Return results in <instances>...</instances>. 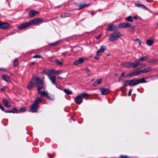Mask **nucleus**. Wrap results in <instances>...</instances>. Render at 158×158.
<instances>
[{
  "instance_id": "obj_1",
  "label": "nucleus",
  "mask_w": 158,
  "mask_h": 158,
  "mask_svg": "<svg viewBox=\"0 0 158 158\" xmlns=\"http://www.w3.org/2000/svg\"><path fill=\"white\" fill-rule=\"evenodd\" d=\"M31 81L35 85H37L38 93L42 90H44V88L43 80L40 78L33 77L32 78Z\"/></svg>"
},
{
  "instance_id": "obj_2",
  "label": "nucleus",
  "mask_w": 158,
  "mask_h": 158,
  "mask_svg": "<svg viewBox=\"0 0 158 158\" xmlns=\"http://www.w3.org/2000/svg\"><path fill=\"white\" fill-rule=\"evenodd\" d=\"M41 99L39 97H36L35 102L32 104V106L30 108V110L32 112H35L37 111V108H39L40 106L39 104L41 102Z\"/></svg>"
},
{
  "instance_id": "obj_3",
  "label": "nucleus",
  "mask_w": 158,
  "mask_h": 158,
  "mask_svg": "<svg viewBox=\"0 0 158 158\" xmlns=\"http://www.w3.org/2000/svg\"><path fill=\"white\" fill-rule=\"evenodd\" d=\"M118 27L120 29L125 28H129L131 29L130 31H133L135 30V25H132L128 23H121L118 25Z\"/></svg>"
},
{
  "instance_id": "obj_4",
  "label": "nucleus",
  "mask_w": 158,
  "mask_h": 158,
  "mask_svg": "<svg viewBox=\"0 0 158 158\" xmlns=\"http://www.w3.org/2000/svg\"><path fill=\"white\" fill-rule=\"evenodd\" d=\"M121 34L119 32H113L109 36V40L110 42H114L117 40L121 37Z\"/></svg>"
},
{
  "instance_id": "obj_5",
  "label": "nucleus",
  "mask_w": 158,
  "mask_h": 158,
  "mask_svg": "<svg viewBox=\"0 0 158 158\" xmlns=\"http://www.w3.org/2000/svg\"><path fill=\"white\" fill-rule=\"evenodd\" d=\"M42 90L39 94L41 96L47 98L50 100H54L55 99L54 96H48V93L47 91H44Z\"/></svg>"
},
{
  "instance_id": "obj_6",
  "label": "nucleus",
  "mask_w": 158,
  "mask_h": 158,
  "mask_svg": "<svg viewBox=\"0 0 158 158\" xmlns=\"http://www.w3.org/2000/svg\"><path fill=\"white\" fill-rule=\"evenodd\" d=\"M137 85L136 79L127 80L125 82L124 86V87L128 85L134 86Z\"/></svg>"
},
{
  "instance_id": "obj_7",
  "label": "nucleus",
  "mask_w": 158,
  "mask_h": 158,
  "mask_svg": "<svg viewBox=\"0 0 158 158\" xmlns=\"http://www.w3.org/2000/svg\"><path fill=\"white\" fill-rule=\"evenodd\" d=\"M43 21L44 20L43 19L38 18L31 19L29 21V22L30 23V25H31V24L34 25H35L43 22Z\"/></svg>"
},
{
  "instance_id": "obj_8",
  "label": "nucleus",
  "mask_w": 158,
  "mask_h": 158,
  "mask_svg": "<svg viewBox=\"0 0 158 158\" xmlns=\"http://www.w3.org/2000/svg\"><path fill=\"white\" fill-rule=\"evenodd\" d=\"M141 66V68H143L145 67V64H142L139 63V62H136V60L135 61L134 63L131 62V68H135L138 67L139 66Z\"/></svg>"
},
{
  "instance_id": "obj_9",
  "label": "nucleus",
  "mask_w": 158,
  "mask_h": 158,
  "mask_svg": "<svg viewBox=\"0 0 158 158\" xmlns=\"http://www.w3.org/2000/svg\"><path fill=\"white\" fill-rule=\"evenodd\" d=\"M117 26L115 25L111 24L108 25L106 27V30L114 31L116 30Z\"/></svg>"
},
{
  "instance_id": "obj_10",
  "label": "nucleus",
  "mask_w": 158,
  "mask_h": 158,
  "mask_svg": "<svg viewBox=\"0 0 158 158\" xmlns=\"http://www.w3.org/2000/svg\"><path fill=\"white\" fill-rule=\"evenodd\" d=\"M106 49V47L104 45L102 46L96 52L97 56L101 55Z\"/></svg>"
},
{
  "instance_id": "obj_11",
  "label": "nucleus",
  "mask_w": 158,
  "mask_h": 158,
  "mask_svg": "<svg viewBox=\"0 0 158 158\" xmlns=\"http://www.w3.org/2000/svg\"><path fill=\"white\" fill-rule=\"evenodd\" d=\"M43 72L46 74L48 77L53 76L52 75L54 74V69H52L48 70H44Z\"/></svg>"
},
{
  "instance_id": "obj_12",
  "label": "nucleus",
  "mask_w": 158,
  "mask_h": 158,
  "mask_svg": "<svg viewBox=\"0 0 158 158\" xmlns=\"http://www.w3.org/2000/svg\"><path fill=\"white\" fill-rule=\"evenodd\" d=\"M75 102L78 104H80L82 102V98L79 94L74 99Z\"/></svg>"
},
{
  "instance_id": "obj_13",
  "label": "nucleus",
  "mask_w": 158,
  "mask_h": 158,
  "mask_svg": "<svg viewBox=\"0 0 158 158\" xmlns=\"http://www.w3.org/2000/svg\"><path fill=\"white\" fill-rule=\"evenodd\" d=\"M39 12L34 10H31L29 11L28 15L29 16L32 17L39 14Z\"/></svg>"
},
{
  "instance_id": "obj_14",
  "label": "nucleus",
  "mask_w": 158,
  "mask_h": 158,
  "mask_svg": "<svg viewBox=\"0 0 158 158\" xmlns=\"http://www.w3.org/2000/svg\"><path fill=\"white\" fill-rule=\"evenodd\" d=\"M10 26V24L9 23H2L1 21V23L0 24V28L2 29H5Z\"/></svg>"
},
{
  "instance_id": "obj_15",
  "label": "nucleus",
  "mask_w": 158,
  "mask_h": 158,
  "mask_svg": "<svg viewBox=\"0 0 158 158\" xmlns=\"http://www.w3.org/2000/svg\"><path fill=\"white\" fill-rule=\"evenodd\" d=\"M100 91L102 94V95L107 94L109 92V90L108 89L104 88H100Z\"/></svg>"
},
{
  "instance_id": "obj_16",
  "label": "nucleus",
  "mask_w": 158,
  "mask_h": 158,
  "mask_svg": "<svg viewBox=\"0 0 158 158\" xmlns=\"http://www.w3.org/2000/svg\"><path fill=\"white\" fill-rule=\"evenodd\" d=\"M30 25V23L29 22H27L22 24L21 25L18 27V28L19 29H22L26 28L29 27Z\"/></svg>"
},
{
  "instance_id": "obj_17",
  "label": "nucleus",
  "mask_w": 158,
  "mask_h": 158,
  "mask_svg": "<svg viewBox=\"0 0 158 158\" xmlns=\"http://www.w3.org/2000/svg\"><path fill=\"white\" fill-rule=\"evenodd\" d=\"M85 60L84 58L81 57L78 60L74 61L73 63V64L74 65H77L82 63Z\"/></svg>"
},
{
  "instance_id": "obj_18",
  "label": "nucleus",
  "mask_w": 158,
  "mask_h": 158,
  "mask_svg": "<svg viewBox=\"0 0 158 158\" xmlns=\"http://www.w3.org/2000/svg\"><path fill=\"white\" fill-rule=\"evenodd\" d=\"M2 102L4 105L7 107L11 106V104L8 102L6 99L3 98L2 100Z\"/></svg>"
},
{
  "instance_id": "obj_19",
  "label": "nucleus",
  "mask_w": 158,
  "mask_h": 158,
  "mask_svg": "<svg viewBox=\"0 0 158 158\" xmlns=\"http://www.w3.org/2000/svg\"><path fill=\"white\" fill-rule=\"evenodd\" d=\"M48 77L53 85L55 84L56 80V77L55 76L53 75Z\"/></svg>"
},
{
  "instance_id": "obj_20",
  "label": "nucleus",
  "mask_w": 158,
  "mask_h": 158,
  "mask_svg": "<svg viewBox=\"0 0 158 158\" xmlns=\"http://www.w3.org/2000/svg\"><path fill=\"white\" fill-rule=\"evenodd\" d=\"M148 59V57L147 56L142 57L136 60V62H139L140 63V62H141L144 60H146Z\"/></svg>"
},
{
  "instance_id": "obj_21",
  "label": "nucleus",
  "mask_w": 158,
  "mask_h": 158,
  "mask_svg": "<svg viewBox=\"0 0 158 158\" xmlns=\"http://www.w3.org/2000/svg\"><path fill=\"white\" fill-rule=\"evenodd\" d=\"M2 78L3 80L6 82H10V78L6 75H4L2 76Z\"/></svg>"
},
{
  "instance_id": "obj_22",
  "label": "nucleus",
  "mask_w": 158,
  "mask_h": 158,
  "mask_svg": "<svg viewBox=\"0 0 158 158\" xmlns=\"http://www.w3.org/2000/svg\"><path fill=\"white\" fill-rule=\"evenodd\" d=\"M137 85L140 83H145L147 81L145 80L144 77H143L142 78L139 79H136Z\"/></svg>"
},
{
  "instance_id": "obj_23",
  "label": "nucleus",
  "mask_w": 158,
  "mask_h": 158,
  "mask_svg": "<svg viewBox=\"0 0 158 158\" xmlns=\"http://www.w3.org/2000/svg\"><path fill=\"white\" fill-rule=\"evenodd\" d=\"M102 81V78L97 80L96 81L93 83V85L94 86H96L99 84H100L101 83Z\"/></svg>"
},
{
  "instance_id": "obj_24",
  "label": "nucleus",
  "mask_w": 158,
  "mask_h": 158,
  "mask_svg": "<svg viewBox=\"0 0 158 158\" xmlns=\"http://www.w3.org/2000/svg\"><path fill=\"white\" fill-rule=\"evenodd\" d=\"M122 64L126 66L127 68H131V62H126L123 63Z\"/></svg>"
},
{
  "instance_id": "obj_25",
  "label": "nucleus",
  "mask_w": 158,
  "mask_h": 158,
  "mask_svg": "<svg viewBox=\"0 0 158 158\" xmlns=\"http://www.w3.org/2000/svg\"><path fill=\"white\" fill-rule=\"evenodd\" d=\"M152 70L151 67L146 68L142 70H141L142 73H148Z\"/></svg>"
},
{
  "instance_id": "obj_26",
  "label": "nucleus",
  "mask_w": 158,
  "mask_h": 158,
  "mask_svg": "<svg viewBox=\"0 0 158 158\" xmlns=\"http://www.w3.org/2000/svg\"><path fill=\"white\" fill-rule=\"evenodd\" d=\"M135 5L136 6L142 8L144 10H146L147 9V7L142 4L136 3Z\"/></svg>"
},
{
  "instance_id": "obj_27",
  "label": "nucleus",
  "mask_w": 158,
  "mask_h": 158,
  "mask_svg": "<svg viewBox=\"0 0 158 158\" xmlns=\"http://www.w3.org/2000/svg\"><path fill=\"white\" fill-rule=\"evenodd\" d=\"M34 85H35L31 81L28 83L27 87L29 90H30Z\"/></svg>"
},
{
  "instance_id": "obj_28",
  "label": "nucleus",
  "mask_w": 158,
  "mask_h": 158,
  "mask_svg": "<svg viewBox=\"0 0 158 158\" xmlns=\"http://www.w3.org/2000/svg\"><path fill=\"white\" fill-rule=\"evenodd\" d=\"M154 42V40H153L149 39L147 41V43L148 45L151 46L152 45Z\"/></svg>"
},
{
  "instance_id": "obj_29",
  "label": "nucleus",
  "mask_w": 158,
  "mask_h": 158,
  "mask_svg": "<svg viewBox=\"0 0 158 158\" xmlns=\"http://www.w3.org/2000/svg\"><path fill=\"white\" fill-rule=\"evenodd\" d=\"M125 19L129 22H132L133 21V18L131 16H129L126 18Z\"/></svg>"
},
{
  "instance_id": "obj_30",
  "label": "nucleus",
  "mask_w": 158,
  "mask_h": 158,
  "mask_svg": "<svg viewBox=\"0 0 158 158\" xmlns=\"http://www.w3.org/2000/svg\"><path fill=\"white\" fill-rule=\"evenodd\" d=\"M64 91L65 93L68 94H72V92L69 89H65L64 90Z\"/></svg>"
},
{
  "instance_id": "obj_31",
  "label": "nucleus",
  "mask_w": 158,
  "mask_h": 158,
  "mask_svg": "<svg viewBox=\"0 0 158 158\" xmlns=\"http://www.w3.org/2000/svg\"><path fill=\"white\" fill-rule=\"evenodd\" d=\"M79 95L82 98L85 97H88L89 96V95L88 94L85 93L80 94Z\"/></svg>"
},
{
  "instance_id": "obj_32",
  "label": "nucleus",
  "mask_w": 158,
  "mask_h": 158,
  "mask_svg": "<svg viewBox=\"0 0 158 158\" xmlns=\"http://www.w3.org/2000/svg\"><path fill=\"white\" fill-rule=\"evenodd\" d=\"M141 73H142L141 70L133 72V74L134 76H137Z\"/></svg>"
},
{
  "instance_id": "obj_33",
  "label": "nucleus",
  "mask_w": 158,
  "mask_h": 158,
  "mask_svg": "<svg viewBox=\"0 0 158 158\" xmlns=\"http://www.w3.org/2000/svg\"><path fill=\"white\" fill-rule=\"evenodd\" d=\"M87 6V5L85 4H81L79 5V10H81L83 8H84L85 6Z\"/></svg>"
},
{
  "instance_id": "obj_34",
  "label": "nucleus",
  "mask_w": 158,
  "mask_h": 158,
  "mask_svg": "<svg viewBox=\"0 0 158 158\" xmlns=\"http://www.w3.org/2000/svg\"><path fill=\"white\" fill-rule=\"evenodd\" d=\"M61 73V71L60 70L55 71L54 70V74L56 75H58Z\"/></svg>"
},
{
  "instance_id": "obj_35",
  "label": "nucleus",
  "mask_w": 158,
  "mask_h": 158,
  "mask_svg": "<svg viewBox=\"0 0 158 158\" xmlns=\"http://www.w3.org/2000/svg\"><path fill=\"white\" fill-rule=\"evenodd\" d=\"M55 62L59 65H61L62 64V62L61 61H60L59 60H55Z\"/></svg>"
},
{
  "instance_id": "obj_36",
  "label": "nucleus",
  "mask_w": 158,
  "mask_h": 158,
  "mask_svg": "<svg viewBox=\"0 0 158 158\" xmlns=\"http://www.w3.org/2000/svg\"><path fill=\"white\" fill-rule=\"evenodd\" d=\"M133 76H134V75L133 74V72L132 73H129L126 76V77H131Z\"/></svg>"
},
{
  "instance_id": "obj_37",
  "label": "nucleus",
  "mask_w": 158,
  "mask_h": 158,
  "mask_svg": "<svg viewBox=\"0 0 158 158\" xmlns=\"http://www.w3.org/2000/svg\"><path fill=\"white\" fill-rule=\"evenodd\" d=\"M14 65L15 66H16L18 65V62L16 59L14 61Z\"/></svg>"
},
{
  "instance_id": "obj_38",
  "label": "nucleus",
  "mask_w": 158,
  "mask_h": 158,
  "mask_svg": "<svg viewBox=\"0 0 158 158\" xmlns=\"http://www.w3.org/2000/svg\"><path fill=\"white\" fill-rule=\"evenodd\" d=\"M125 74V73H123L119 77V81H120V80L122 79L123 78V77H124V76Z\"/></svg>"
},
{
  "instance_id": "obj_39",
  "label": "nucleus",
  "mask_w": 158,
  "mask_h": 158,
  "mask_svg": "<svg viewBox=\"0 0 158 158\" xmlns=\"http://www.w3.org/2000/svg\"><path fill=\"white\" fill-rule=\"evenodd\" d=\"M59 43V41H58L56 42L52 43H50L49 44L51 45L54 46L56 45L57 44H58Z\"/></svg>"
},
{
  "instance_id": "obj_40",
  "label": "nucleus",
  "mask_w": 158,
  "mask_h": 158,
  "mask_svg": "<svg viewBox=\"0 0 158 158\" xmlns=\"http://www.w3.org/2000/svg\"><path fill=\"white\" fill-rule=\"evenodd\" d=\"M32 57L33 58H42V56L39 55H36L33 56Z\"/></svg>"
},
{
  "instance_id": "obj_41",
  "label": "nucleus",
  "mask_w": 158,
  "mask_h": 158,
  "mask_svg": "<svg viewBox=\"0 0 158 158\" xmlns=\"http://www.w3.org/2000/svg\"><path fill=\"white\" fill-rule=\"evenodd\" d=\"M19 111L21 112H24L26 111V109L24 108H21L19 110Z\"/></svg>"
},
{
  "instance_id": "obj_42",
  "label": "nucleus",
  "mask_w": 158,
  "mask_h": 158,
  "mask_svg": "<svg viewBox=\"0 0 158 158\" xmlns=\"http://www.w3.org/2000/svg\"><path fill=\"white\" fill-rule=\"evenodd\" d=\"M120 158H130L129 157L127 156L121 155L120 156Z\"/></svg>"
},
{
  "instance_id": "obj_43",
  "label": "nucleus",
  "mask_w": 158,
  "mask_h": 158,
  "mask_svg": "<svg viewBox=\"0 0 158 158\" xmlns=\"http://www.w3.org/2000/svg\"><path fill=\"white\" fill-rule=\"evenodd\" d=\"M148 62L150 63H153L155 62V59H151L148 60Z\"/></svg>"
},
{
  "instance_id": "obj_44",
  "label": "nucleus",
  "mask_w": 158,
  "mask_h": 158,
  "mask_svg": "<svg viewBox=\"0 0 158 158\" xmlns=\"http://www.w3.org/2000/svg\"><path fill=\"white\" fill-rule=\"evenodd\" d=\"M7 71V70L4 68H0V71L5 72Z\"/></svg>"
},
{
  "instance_id": "obj_45",
  "label": "nucleus",
  "mask_w": 158,
  "mask_h": 158,
  "mask_svg": "<svg viewBox=\"0 0 158 158\" xmlns=\"http://www.w3.org/2000/svg\"><path fill=\"white\" fill-rule=\"evenodd\" d=\"M6 86H4L2 88H1V91L3 92H5L6 91Z\"/></svg>"
},
{
  "instance_id": "obj_46",
  "label": "nucleus",
  "mask_w": 158,
  "mask_h": 158,
  "mask_svg": "<svg viewBox=\"0 0 158 158\" xmlns=\"http://www.w3.org/2000/svg\"><path fill=\"white\" fill-rule=\"evenodd\" d=\"M135 41L138 42L139 44H141V42L140 40H139V39L138 38H136L135 39Z\"/></svg>"
},
{
  "instance_id": "obj_47",
  "label": "nucleus",
  "mask_w": 158,
  "mask_h": 158,
  "mask_svg": "<svg viewBox=\"0 0 158 158\" xmlns=\"http://www.w3.org/2000/svg\"><path fill=\"white\" fill-rule=\"evenodd\" d=\"M13 110L15 111V113H18L19 112L18 109L15 107L13 108Z\"/></svg>"
},
{
  "instance_id": "obj_48",
  "label": "nucleus",
  "mask_w": 158,
  "mask_h": 158,
  "mask_svg": "<svg viewBox=\"0 0 158 158\" xmlns=\"http://www.w3.org/2000/svg\"><path fill=\"white\" fill-rule=\"evenodd\" d=\"M6 113H14V112L12 110H8V111H4Z\"/></svg>"
},
{
  "instance_id": "obj_49",
  "label": "nucleus",
  "mask_w": 158,
  "mask_h": 158,
  "mask_svg": "<svg viewBox=\"0 0 158 158\" xmlns=\"http://www.w3.org/2000/svg\"><path fill=\"white\" fill-rule=\"evenodd\" d=\"M85 71L86 72V73L88 74H89V70L88 68L85 69Z\"/></svg>"
},
{
  "instance_id": "obj_50",
  "label": "nucleus",
  "mask_w": 158,
  "mask_h": 158,
  "mask_svg": "<svg viewBox=\"0 0 158 158\" xmlns=\"http://www.w3.org/2000/svg\"><path fill=\"white\" fill-rule=\"evenodd\" d=\"M131 92H132V90L131 89H130L129 91V93L128 94V95L129 96H131Z\"/></svg>"
},
{
  "instance_id": "obj_51",
  "label": "nucleus",
  "mask_w": 158,
  "mask_h": 158,
  "mask_svg": "<svg viewBox=\"0 0 158 158\" xmlns=\"http://www.w3.org/2000/svg\"><path fill=\"white\" fill-rule=\"evenodd\" d=\"M0 108L2 110V111L4 110V108L2 106V105L0 104Z\"/></svg>"
},
{
  "instance_id": "obj_52",
  "label": "nucleus",
  "mask_w": 158,
  "mask_h": 158,
  "mask_svg": "<svg viewBox=\"0 0 158 158\" xmlns=\"http://www.w3.org/2000/svg\"><path fill=\"white\" fill-rule=\"evenodd\" d=\"M98 56H97L96 55V56H95L94 57V58L96 60H99V59L98 57Z\"/></svg>"
},
{
  "instance_id": "obj_53",
  "label": "nucleus",
  "mask_w": 158,
  "mask_h": 158,
  "mask_svg": "<svg viewBox=\"0 0 158 158\" xmlns=\"http://www.w3.org/2000/svg\"><path fill=\"white\" fill-rule=\"evenodd\" d=\"M67 16L65 15V14H62L61 15V17H64L65 16Z\"/></svg>"
},
{
  "instance_id": "obj_54",
  "label": "nucleus",
  "mask_w": 158,
  "mask_h": 158,
  "mask_svg": "<svg viewBox=\"0 0 158 158\" xmlns=\"http://www.w3.org/2000/svg\"><path fill=\"white\" fill-rule=\"evenodd\" d=\"M101 36V34H100L96 37V38L97 39H98Z\"/></svg>"
},
{
  "instance_id": "obj_55",
  "label": "nucleus",
  "mask_w": 158,
  "mask_h": 158,
  "mask_svg": "<svg viewBox=\"0 0 158 158\" xmlns=\"http://www.w3.org/2000/svg\"><path fill=\"white\" fill-rule=\"evenodd\" d=\"M133 19H138V17L136 16H134L133 18Z\"/></svg>"
},
{
  "instance_id": "obj_56",
  "label": "nucleus",
  "mask_w": 158,
  "mask_h": 158,
  "mask_svg": "<svg viewBox=\"0 0 158 158\" xmlns=\"http://www.w3.org/2000/svg\"><path fill=\"white\" fill-rule=\"evenodd\" d=\"M48 155L49 157L51 158H52L53 157V156L51 155L50 154H48Z\"/></svg>"
},
{
  "instance_id": "obj_57",
  "label": "nucleus",
  "mask_w": 158,
  "mask_h": 158,
  "mask_svg": "<svg viewBox=\"0 0 158 158\" xmlns=\"http://www.w3.org/2000/svg\"><path fill=\"white\" fill-rule=\"evenodd\" d=\"M58 79H63V78L62 77H58Z\"/></svg>"
},
{
  "instance_id": "obj_58",
  "label": "nucleus",
  "mask_w": 158,
  "mask_h": 158,
  "mask_svg": "<svg viewBox=\"0 0 158 158\" xmlns=\"http://www.w3.org/2000/svg\"><path fill=\"white\" fill-rule=\"evenodd\" d=\"M55 85H56V87L57 88L60 89V88L59 87H58V86H57V85L56 84H55Z\"/></svg>"
},
{
  "instance_id": "obj_59",
  "label": "nucleus",
  "mask_w": 158,
  "mask_h": 158,
  "mask_svg": "<svg viewBox=\"0 0 158 158\" xmlns=\"http://www.w3.org/2000/svg\"><path fill=\"white\" fill-rule=\"evenodd\" d=\"M31 65L34 64H35V62H31Z\"/></svg>"
},
{
  "instance_id": "obj_60",
  "label": "nucleus",
  "mask_w": 158,
  "mask_h": 158,
  "mask_svg": "<svg viewBox=\"0 0 158 158\" xmlns=\"http://www.w3.org/2000/svg\"><path fill=\"white\" fill-rule=\"evenodd\" d=\"M1 23V21H0V24Z\"/></svg>"
}]
</instances>
